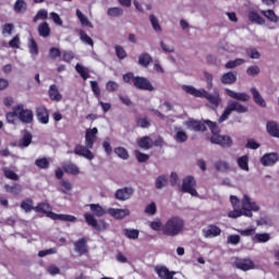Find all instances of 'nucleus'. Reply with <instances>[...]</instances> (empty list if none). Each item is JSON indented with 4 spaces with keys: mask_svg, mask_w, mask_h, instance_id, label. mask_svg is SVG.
Wrapping results in <instances>:
<instances>
[{
    "mask_svg": "<svg viewBox=\"0 0 279 279\" xmlns=\"http://www.w3.org/2000/svg\"><path fill=\"white\" fill-rule=\"evenodd\" d=\"M89 208L96 217H104L106 215V209L99 204H89Z\"/></svg>",
    "mask_w": 279,
    "mask_h": 279,
    "instance_id": "obj_40",
    "label": "nucleus"
},
{
    "mask_svg": "<svg viewBox=\"0 0 279 279\" xmlns=\"http://www.w3.org/2000/svg\"><path fill=\"white\" fill-rule=\"evenodd\" d=\"M149 19H150L153 29L155 32H162V27L160 26V23L158 22V17H156V15H154V14H150Z\"/></svg>",
    "mask_w": 279,
    "mask_h": 279,
    "instance_id": "obj_53",
    "label": "nucleus"
},
{
    "mask_svg": "<svg viewBox=\"0 0 279 279\" xmlns=\"http://www.w3.org/2000/svg\"><path fill=\"white\" fill-rule=\"evenodd\" d=\"M241 64H245V59L230 60L225 64V68L226 69H236V66H241Z\"/></svg>",
    "mask_w": 279,
    "mask_h": 279,
    "instance_id": "obj_47",
    "label": "nucleus"
},
{
    "mask_svg": "<svg viewBox=\"0 0 279 279\" xmlns=\"http://www.w3.org/2000/svg\"><path fill=\"white\" fill-rule=\"evenodd\" d=\"M116 54L119 60H125V58H128V52L122 46L119 45L116 46Z\"/></svg>",
    "mask_w": 279,
    "mask_h": 279,
    "instance_id": "obj_56",
    "label": "nucleus"
},
{
    "mask_svg": "<svg viewBox=\"0 0 279 279\" xmlns=\"http://www.w3.org/2000/svg\"><path fill=\"white\" fill-rule=\"evenodd\" d=\"M34 210L35 213H41V215H47L49 217V213H51V205H49V203H38Z\"/></svg>",
    "mask_w": 279,
    "mask_h": 279,
    "instance_id": "obj_30",
    "label": "nucleus"
},
{
    "mask_svg": "<svg viewBox=\"0 0 279 279\" xmlns=\"http://www.w3.org/2000/svg\"><path fill=\"white\" fill-rule=\"evenodd\" d=\"M205 124L209 128L211 136L209 141L213 145H220V147H232V137L228 135H220L221 129L210 120H206Z\"/></svg>",
    "mask_w": 279,
    "mask_h": 279,
    "instance_id": "obj_4",
    "label": "nucleus"
},
{
    "mask_svg": "<svg viewBox=\"0 0 279 279\" xmlns=\"http://www.w3.org/2000/svg\"><path fill=\"white\" fill-rule=\"evenodd\" d=\"M37 32L41 38H49L51 36V27H49L47 22L39 24Z\"/></svg>",
    "mask_w": 279,
    "mask_h": 279,
    "instance_id": "obj_27",
    "label": "nucleus"
},
{
    "mask_svg": "<svg viewBox=\"0 0 279 279\" xmlns=\"http://www.w3.org/2000/svg\"><path fill=\"white\" fill-rule=\"evenodd\" d=\"M182 89L187 93V95H192L193 97H199L201 99H207L209 108L211 110H217L219 106H221V94L218 88H215L213 94L208 93V90L201 88L197 89L191 85H183Z\"/></svg>",
    "mask_w": 279,
    "mask_h": 279,
    "instance_id": "obj_1",
    "label": "nucleus"
},
{
    "mask_svg": "<svg viewBox=\"0 0 279 279\" xmlns=\"http://www.w3.org/2000/svg\"><path fill=\"white\" fill-rule=\"evenodd\" d=\"M266 132H268L269 136L272 138H279V125L278 122L270 120L266 123Z\"/></svg>",
    "mask_w": 279,
    "mask_h": 279,
    "instance_id": "obj_18",
    "label": "nucleus"
},
{
    "mask_svg": "<svg viewBox=\"0 0 279 279\" xmlns=\"http://www.w3.org/2000/svg\"><path fill=\"white\" fill-rule=\"evenodd\" d=\"M137 146L141 149H151V147H154V140H151V137L149 136H143L141 138L137 140Z\"/></svg>",
    "mask_w": 279,
    "mask_h": 279,
    "instance_id": "obj_25",
    "label": "nucleus"
},
{
    "mask_svg": "<svg viewBox=\"0 0 279 279\" xmlns=\"http://www.w3.org/2000/svg\"><path fill=\"white\" fill-rule=\"evenodd\" d=\"M186 125L190 128V130H194V132H206V122H202L199 120H189Z\"/></svg>",
    "mask_w": 279,
    "mask_h": 279,
    "instance_id": "obj_21",
    "label": "nucleus"
},
{
    "mask_svg": "<svg viewBox=\"0 0 279 279\" xmlns=\"http://www.w3.org/2000/svg\"><path fill=\"white\" fill-rule=\"evenodd\" d=\"M221 84H225L227 86H232V84H236V72H227L222 74L220 78Z\"/></svg>",
    "mask_w": 279,
    "mask_h": 279,
    "instance_id": "obj_23",
    "label": "nucleus"
},
{
    "mask_svg": "<svg viewBox=\"0 0 279 279\" xmlns=\"http://www.w3.org/2000/svg\"><path fill=\"white\" fill-rule=\"evenodd\" d=\"M36 118L39 123L47 125V123H49V110H47L46 107H38L36 109Z\"/></svg>",
    "mask_w": 279,
    "mask_h": 279,
    "instance_id": "obj_16",
    "label": "nucleus"
},
{
    "mask_svg": "<svg viewBox=\"0 0 279 279\" xmlns=\"http://www.w3.org/2000/svg\"><path fill=\"white\" fill-rule=\"evenodd\" d=\"M251 93L253 96V101L259 106L260 108H267V102L265 101V98L260 95V92L256 89V87L251 88Z\"/></svg>",
    "mask_w": 279,
    "mask_h": 279,
    "instance_id": "obj_22",
    "label": "nucleus"
},
{
    "mask_svg": "<svg viewBox=\"0 0 279 279\" xmlns=\"http://www.w3.org/2000/svg\"><path fill=\"white\" fill-rule=\"evenodd\" d=\"M226 95L231 99H235L236 101H250V95L246 93H236L232 89H226Z\"/></svg>",
    "mask_w": 279,
    "mask_h": 279,
    "instance_id": "obj_19",
    "label": "nucleus"
},
{
    "mask_svg": "<svg viewBox=\"0 0 279 279\" xmlns=\"http://www.w3.org/2000/svg\"><path fill=\"white\" fill-rule=\"evenodd\" d=\"M3 175L7 180H13V182H19V174L14 172V170H10L9 168H3Z\"/></svg>",
    "mask_w": 279,
    "mask_h": 279,
    "instance_id": "obj_44",
    "label": "nucleus"
},
{
    "mask_svg": "<svg viewBox=\"0 0 279 279\" xmlns=\"http://www.w3.org/2000/svg\"><path fill=\"white\" fill-rule=\"evenodd\" d=\"M279 160L278 153H268L260 158V162L264 167H274Z\"/></svg>",
    "mask_w": 279,
    "mask_h": 279,
    "instance_id": "obj_12",
    "label": "nucleus"
},
{
    "mask_svg": "<svg viewBox=\"0 0 279 279\" xmlns=\"http://www.w3.org/2000/svg\"><path fill=\"white\" fill-rule=\"evenodd\" d=\"M123 232L126 239H138L140 231L137 229H124Z\"/></svg>",
    "mask_w": 279,
    "mask_h": 279,
    "instance_id": "obj_50",
    "label": "nucleus"
},
{
    "mask_svg": "<svg viewBox=\"0 0 279 279\" xmlns=\"http://www.w3.org/2000/svg\"><path fill=\"white\" fill-rule=\"evenodd\" d=\"M167 184H169V179L165 175H159L155 181V186L158 190L165 189V186H167Z\"/></svg>",
    "mask_w": 279,
    "mask_h": 279,
    "instance_id": "obj_46",
    "label": "nucleus"
},
{
    "mask_svg": "<svg viewBox=\"0 0 279 279\" xmlns=\"http://www.w3.org/2000/svg\"><path fill=\"white\" fill-rule=\"evenodd\" d=\"M134 195L133 187H122L116 191L114 197L119 202H128Z\"/></svg>",
    "mask_w": 279,
    "mask_h": 279,
    "instance_id": "obj_11",
    "label": "nucleus"
},
{
    "mask_svg": "<svg viewBox=\"0 0 279 279\" xmlns=\"http://www.w3.org/2000/svg\"><path fill=\"white\" fill-rule=\"evenodd\" d=\"M134 154L137 162H147V160H149V155L144 154L141 150H135Z\"/></svg>",
    "mask_w": 279,
    "mask_h": 279,
    "instance_id": "obj_57",
    "label": "nucleus"
},
{
    "mask_svg": "<svg viewBox=\"0 0 279 279\" xmlns=\"http://www.w3.org/2000/svg\"><path fill=\"white\" fill-rule=\"evenodd\" d=\"M90 86L95 97L99 99V97H101V89L99 88V84L97 83V81H90Z\"/></svg>",
    "mask_w": 279,
    "mask_h": 279,
    "instance_id": "obj_59",
    "label": "nucleus"
},
{
    "mask_svg": "<svg viewBox=\"0 0 279 279\" xmlns=\"http://www.w3.org/2000/svg\"><path fill=\"white\" fill-rule=\"evenodd\" d=\"M242 209H236L234 208V210H231L228 213V217H230V219H238V217H254L253 213H258V210H260V207L258 206V204H256V202H252V199L250 198V196H247V194H244L243 198H242Z\"/></svg>",
    "mask_w": 279,
    "mask_h": 279,
    "instance_id": "obj_2",
    "label": "nucleus"
},
{
    "mask_svg": "<svg viewBox=\"0 0 279 279\" xmlns=\"http://www.w3.org/2000/svg\"><path fill=\"white\" fill-rule=\"evenodd\" d=\"M271 239V235L269 233H256L252 241L253 243H267Z\"/></svg>",
    "mask_w": 279,
    "mask_h": 279,
    "instance_id": "obj_39",
    "label": "nucleus"
},
{
    "mask_svg": "<svg viewBox=\"0 0 279 279\" xmlns=\"http://www.w3.org/2000/svg\"><path fill=\"white\" fill-rule=\"evenodd\" d=\"M77 34L82 43H85V45H89V47H95V41H93V38H90V36H88V34H86L84 29H78Z\"/></svg>",
    "mask_w": 279,
    "mask_h": 279,
    "instance_id": "obj_36",
    "label": "nucleus"
},
{
    "mask_svg": "<svg viewBox=\"0 0 279 279\" xmlns=\"http://www.w3.org/2000/svg\"><path fill=\"white\" fill-rule=\"evenodd\" d=\"M236 269H241V271H250V269H254L255 265L252 259H240L235 262Z\"/></svg>",
    "mask_w": 279,
    "mask_h": 279,
    "instance_id": "obj_20",
    "label": "nucleus"
},
{
    "mask_svg": "<svg viewBox=\"0 0 279 279\" xmlns=\"http://www.w3.org/2000/svg\"><path fill=\"white\" fill-rule=\"evenodd\" d=\"M195 186H197V181H195V178L187 175L182 180L181 193H189L192 195V197H199Z\"/></svg>",
    "mask_w": 279,
    "mask_h": 279,
    "instance_id": "obj_6",
    "label": "nucleus"
},
{
    "mask_svg": "<svg viewBox=\"0 0 279 279\" xmlns=\"http://www.w3.org/2000/svg\"><path fill=\"white\" fill-rule=\"evenodd\" d=\"M49 56H50L51 60H56V58L62 57V51H60V48L52 47L49 50Z\"/></svg>",
    "mask_w": 279,
    "mask_h": 279,
    "instance_id": "obj_63",
    "label": "nucleus"
},
{
    "mask_svg": "<svg viewBox=\"0 0 279 279\" xmlns=\"http://www.w3.org/2000/svg\"><path fill=\"white\" fill-rule=\"evenodd\" d=\"M260 14H263V16L270 21V23H278V15H276V12H274V10H262Z\"/></svg>",
    "mask_w": 279,
    "mask_h": 279,
    "instance_id": "obj_38",
    "label": "nucleus"
},
{
    "mask_svg": "<svg viewBox=\"0 0 279 279\" xmlns=\"http://www.w3.org/2000/svg\"><path fill=\"white\" fill-rule=\"evenodd\" d=\"M136 125H137V128H142V129L145 130V129L151 126V122H149V119H147V118L137 117L136 118Z\"/></svg>",
    "mask_w": 279,
    "mask_h": 279,
    "instance_id": "obj_49",
    "label": "nucleus"
},
{
    "mask_svg": "<svg viewBox=\"0 0 279 279\" xmlns=\"http://www.w3.org/2000/svg\"><path fill=\"white\" fill-rule=\"evenodd\" d=\"M246 54L252 60H258V58H260V52H258V50H256V48H248V49H246Z\"/></svg>",
    "mask_w": 279,
    "mask_h": 279,
    "instance_id": "obj_61",
    "label": "nucleus"
},
{
    "mask_svg": "<svg viewBox=\"0 0 279 279\" xmlns=\"http://www.w3.org/2000/svg\"><path fill=\"white\" fill-rule=\"evenodd\" d=\"M5 119L8 123H11V125L16 123V119H19V110H16V106L12 107V111L7 112Z\"/></svg>",
    "mask_w": 279,
    "mask_h": 279,
    "instance_id": "obj_34",
    "label": "nucleus"
},
{
    "mask_svg": "<svg viewBox=\"0 0 279 279\" xmlns=\"http://www.w3.org/2000/svg\"><path fill=\"white\" fill-rule=\"evenodd\" d=\"M62 169L65 173H69L70 175H80V167L71 161L64 162L62 165Z\"/></svg>",
    "mask_w": 279,
    "mask_h": 279,
    "instance_id": "obj_24",
    "label": "nucleus"
},
{
    "mask_svg": "<svg viewBox=\"0 0 279 279\" xmlns=\"http://www.w3.org/2000/svg\"><path fill=\"white\" fill-rule=\"evenodd\" d=\"M108 213L111 217L119 220L130 217V209L109 208Z\"/></svg>",
    "mask_w": 279,
    "mask_h": 279,
    "instance_id": "obj_17",
    "label": "nucleus"
},
{
    "mask_svg": "<svg viewBox=\"0 0 279 279\" xmlns=\"http://www.w3.org/2000/svg\"><path fill=\"white\" fill-rule=\"evenodd\" d=\"M133 86L138 90H154V85H151V82L143 76H135Z\"/></svg>",
    "mask_w": 279,
    "mask_h": 279,
    "instance_id": "obj_8",
    "label": "nucleus"
},
{
    "mask_svg": "<svg viewBox=\"0 0 279 279\" xmlns=\"http://www.w3.org/2000/svg\"><path fill=\"white\" fill-rule=\"evenodd\" d=\"M248 21H251V23H256L257 25H265V19H263L256 11L248 12Z\"/></svg>",
    "mask_w": 279,
    "mask_h": 279,
    "instance_id": "obj_31",
    "label": "nucleus"
},
{
    "mask_svg": "<svg viewBox=\"0 0 279 279\" xmlns=\"http://www.w3.org/2000/svg\"><path fill=\"white\" fill-rule=\"evenodd\" d=\"M17 110V119L22 123H34V111L32 109H25V106L23 104L16 105Z\"/></svg>",
    "mask_w": 279,
    "mask_h": 279,
    "instance_id": "obj_7",
    "label": "nucleus"
},
{
    "mask_svg": "<svg viewBox=\"0 0 279 279\" xmlns=\"http://www.w3.org/2000/svg\"><path fill=\"white\" fill-rule=\"evenodd\" d=\"M48 217L53 219V221H70L71 223H74V221H77V217H75L73 215L56 214L53 211H50L48 214Z\"/></svg>",
    "mask_w": 279,
    "mask_h": 279,
    "instance_id": "obj_14",
    "label": "nucleus"
},
{
    "mask_svg": "<svg viewBox=\"0 0 279 279\" xmlns=\"http://www.w3.org/2000/svg\"><path fill=\"white\" fill-rule=\"evenodd\" d=\"M22 147H29L32 145V133L26 132L21 141Z\"/></svg>",
    "mask_w": 279,
    "mask_h": 279,
    "instance_id": "obj_60",
    "label": "nucleus"
},
{
    "mask_svg": "<svg viewBox=\"0 0 279 279\" xmlns=\"http://www.w3.org/2000/svg\"><path fill=\"white\" fill-rule=\"evenodd\" d=\"M48 95L52 101H62V94L58 90L56 84L50 85Z\"/></svg>",
    "mask_w": 279,
    "mask_h": 279,
    "instance_id": "obj_28",
    "label": "nucleus"
},
{
    "mask_svg": "<svg viewBox=\"0 0 279 279\" xmlns=\"http://www.w3.org/2000/svg\"><path fill=\"white\" fill-rule=\"evenodd\" d=\"M232 112H238V114H243L247 112V107L241 105L239 101H234V100L229 101L225 111L219 118V123H223V121H228Z\"/></svg>",
    "mask_w": 279,
    "mask_h": 279,
    "instance_id": "obj_5",
    "label": "nucleus"
},
{
    "mask_svg": "<svg viewBox=\"0 0 279 279\" xmlns=\"http://www.w3.org/2000/svg\"><path fill=\"white\" fill-rule=\"evenodd\" d=\"M35 165L38 169H49V159L47 157L38 158L35 160Z\"/></svg>",
    "mask_w": 279,
    "mask_h": 279,
    "instance_id": "obj_51",
    "label": "nucleus"
},
{
    "mask_svg": "<svg viewBox=\"0 0 279 279\" xmlns=\"http://www.w3.org/2000/svg\"><path fill=\"white\" fill-rule=\"evenodd\" d=\"M13 10L16 12V14H23L27 12V2H25V0H16Z\"/></svg>",
    "mask_w": 279,
    "mask_h": 279,
    "instance_id": "obj_32",
    "label": "nucleus"
},
{
    "mask_svg": "<svg viewBox=\"0 0 279 279\" xmlns=\"http://www.w3.org/2000/svg\"><path fill=\"white\" fill-rule=\"evenodd\" d=\"M28 49L32 56H38V44L36 43V39L34 38L29 39Z\"/></svg>",
    "mask_w": 279,
    "mask_h": 279,
    "instance_id": "obj_55",
    "label": "nucleus"
},
{
    "mask_svg": "<svg viewBox=\"0 0 279 279\" xmlns=\"http://www.w3.org/2000/svg\"><path fill=\"white\" fill-rule=\"evenodd\" d=\"M4 191L11 195H19L23 191V186L19 183H13L12 185L4 184Z\"/></svg>",
    "mask_w": 279,
    "mask_h": 279,
    "instance_id": "obj_29",
    "label": "nucleus"
},
{
    "mask_svg": "<svg viewBox=\"0 0 279 279\" xmlns=\"http://www.w3.org/2000/svg\"><path fill=\"white\" fill-rule=\"evenodd\" d=\"M21 208L26 213H32V210H34L36 207H34V201L32 198H26L22 201Z\"/></svg>",
    "mask_w": 279,
    "mask_h": 279,
    "instance_id": "obj_41",
    "label": "nucleus"
},
{
    "mask_svg": "<svg viewBox=\"0 0 279 279\" xmlns=\"http://www.w3.org/2000/svg\"><path fill=\"white\" fill-rule=\"evenodd\" d=\"M73 153L76 156H82L83 158H86L87 160H93L95 158V155L93 154V151H90V148H88V146H86V144H85V146L77 144L74 147Z\"/></svg>",
    "mask_w": 279,
    "mask_h": 279,
    "instance_id": "obj_10",
    "label": "nucleus"
},
{
    "mask_svg": "<svg viewBox=\"0 0 279 279\" xmlns=\"http://www.w3.org/2000/svg\"><path fill=\"white\" fill-rule=\"evenodd\" d=\"M174 138L177 143H186V141H189V135L184 131H177Z\"/></svg>",
    "mask_w": 279,
    "mask_h": 279,
    "instance_id": "obj_54",
    "label": "nucleus"
},
{
    "mask_svg": "<svg viewBox=\"0 0 279 279\" xmlns=\"http://www.w3.org/2000/svg\"><path fill=\"white\" fill-rule=\"evenodd\" d=\"M184 219L180 216L170 217L161 228L165 236H178L184 232Z\"/></svg>",
    "mask_w": 279,
    "mask_h": 279,
    "instance_id": "obj_3",
    "label": "nucleus"
},
{
    "mask_svg": "<svg viewBox=\"0 0 279 279\" xmlns=\"http://www.w3.org/2000/svg\"><path fill=\"white\" fill-rule=\"evenodd\" d=\"M106 89L109 93H114L116 90H119V83L114 82V81H109L106 84Z\"/></svg>",
    "mask_w": 279,
    "mask_h": 279,
    "instance_id": "obj_62",
    "label": "nucleus"
},
{
    "mask_svg": "<svg viewBox=\"0 0 279 279\" xmlns=\"http://www.w3.org/2000/svg\"><path fill=\"white\" fill-rule=\"evenodd\" d=\"M84 218L87 226H90L92 228L99 230V223L97 222V219H95V216H93L92 214H85Z\"/></svg>",
    "mask_w": 279,
    "mask_h": 279,
    "instance_id": "obj_42",
    "label": "nucleus"
},
{
    "mask_svg": "<svg viewBox=\"0 0 279 279\" xmlns=\"http://www.w3.org/2000/svg\"><path fill=\"white\" fill-rule=\"evenodd\" d=\"M60 186H62V193H69V191H72L73 189L71 181L64 179L60 181Z\"/></svg>",
    "mask_w": 279,
    "mask_h": 279,
    "instance_id": "obj_58",
    "label": "nucleus"
},
{
    "mask_svg": "<svg viewBox=\"0 0 279 279\" xmlns=\"http://www.w3.org/2000/svg\"><path fill=\"white\" fill-rule=\"evenodd\" d=\"M153 62H154V58H151L150 54L147 52H144L138 57V64H141V66H147Z\"/></svg>",
    "mask_w": 279,
    "mask_h": 279,
    "instance_id": "obj_37",
    "label": "nucleus"
},
{
    "mask_svg": "<svg viewBox=\"0 0 279 279\" xmlns=\"http://www.w3.org/2000/svg\"><path fill=\"white\" fill-rule=\"evenodd\" d=\"M114 154L122 160H128V158H130V153H128V149L124 147L114 148Z\"/></svg>",
    "mask_w": 279,
    "mask_h": 279,
    "instance_id": "obj_48",
    "label": "nucleus"
},
{
    "mask_svg": "<svg viewBox=\"0 0 279 279\" xmlns=\"http://www.w3.org/2000/svg\"><path fill=\"white\" fill-rule=\"evenodd\" d=\"M238 166L242 171H250V157L247 155L239 157Z\"/></svg>",
    "mask_w": 279,
    "mask_h": 279,
    "instance_id": "obj_33",
    "label": "nucleus"
},
{
    "mask_svg": "<svg viewBox=\"0 0 279 279\" xmlns=\"http://www.w3.org/2000/svg\"><path fill=\"white\" fill-rule=\"evenodd\" d=\"M156 274L160 279H170L175 276V271H170L167 266H160L159 268H156Z\"/></svg>",
    "mask_w": 279,
    "mask_h": 279,
    "instance_id": "obj_26",
    "label": "nucleus"
},
{
    "mask_svg": "<svg viewBox=\"0 0 279 279\" xmlns=\"http://www.w3.org/2000/svg\"><path fill=\"white\" fill-rule=\"evenodd\" d=\"M205 239H215V236L221 235V228L216 225H209L207 229L203 230Z\"/></svg>",
    "mask_w": 279,
    "mask_h": 279,
    "instance_id": "obj_15",
    "label": "nucleus"
},
{
    "mask_svg": "<svg viewBox=\"0 0 279 279\" xmlns=\"http://www.w3.org/2000/svg\"><path fill=\"white\" fill-rule=\"evenodd\" d=\"M97 134H99V130L97 128L87 129L85 133V145L88 149H93L95 143L97 141Z\"/></svg>",
    "mask_w": 279,
    "mask_h": 279,
    "instance_id": "obj_9",
    "label": "nucleus"
},
{
    "mask_svg": "<svg viewBox=\"0 0 279 279\" xmlns=\"http://www.w3.org/2000/svg\"><path fill=\"white\" fill-rule=\"evenodd\" d=\"M49 19V13L45 9H40L37 14L33 17V23H38V21H47Z\"/></svg>",
    "mask_w": 279,
    "mask_h": 279,
    "instance_id": "obj_43",
    "label": "nucleus"
},
{
    "mask_svg": "<svg viewBox=\"0 0 279 279\" xmlns=\"http://www.w3.org/2000/svg\"><path fill=\"white\" fill-rule=\"evenodd\" d=\"M215 168L217 171H221L222 173H226L227 171H230V165L227 161L219 160L215 162Z\"/></svg>",
    "mask_w": 279,
    "mask_h": 279,
    "instance_id": "obj_45",
    "label": "nucleus"
},
{
    "mask_svg": "<svg viewBox=\"0 0 279 279\" xmlns=\"http://www.w3.org/2000/svg\"><path fill=\"white\" fill-rule=\"evenodd\" d=\"M108 16H123V9L119 7L109 8L107 11Z\"/></svg>",
    "mask_w": 279,
    "mask_h": 279,
    "instance_id": "obj_52",
    "label": "nucleus"
},
{
    "mask_svg": "<svg viewBox=\"0 0 279 279\" xmlns=\"http://www.w3.org/2000/svg\"><path fill=\"white\" fill-rule=\"evenodd\" d=\"M157 210H158V208L156 207V203H154V202H151L145 208L146 215H156Z\"/></svg>",
    "mask_w": 279,
    "mask_h": 279,
    "instance_id": "obj_64",
    "label": "nucleus"
},
{
    "mask_svg": "<svg viewBox=\"0 0 279 279\" xmlns=\"http://www.w3.org/2000/svg\"><path fill=\"white\" fill-rule=\"evenodd\" d=\"M74 252L80 254V256H84L88 252V241L86 238H81L74 242Z\"/></svg>",
    "mask_w": 279,
    "mask_h": 279,
    "instance_id": "obj_13",
    "label": "nucleus"
},
{
    "mask_svg": "<svg viewBox=\"0 0 279 279\" xmlns=\"http://www.w3.org/2000/svg\"><path fill=\"white\" fill-rule=\"evenodd\" d=\"M75 71L81 75L82 80H88L90 77V71L88 68H84V65L80 63L75 65Z\"/></svg>",
    "mask_w": 279,
    "mask_h": 279,
    "instance_id": "obj_35",
    "label": "nucleus"
}]
</instances>
